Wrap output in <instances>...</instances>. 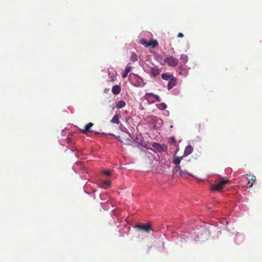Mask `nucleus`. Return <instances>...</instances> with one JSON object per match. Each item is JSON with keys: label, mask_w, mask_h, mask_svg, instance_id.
<instances>
[{"label": "nucleus", "mask_w": 262, "mask_h": 262, "mask_svg": "<svg viewBox=\"0 0 262 262\" xmlns=\"http://www.w3.org/2000/svg\"><path fill=\"white\" fill-rule=\"evenodd\" d=\"M180 74L181 75H186L187 74V72L183 69L182 67L179 68Z\"/></svg>", "instance_id": "nucleus-19"}, {"label": "nucleus", "mask_w": 262, "mask_h": 262, "mask_svg": "<svg viewBox=\"0 0 262 262\" xmlns=\"http://www.w3.org/2000/svg\"><path fill=\"white\" fill-rule=\"evenodd\" d=\"M177 78L174 77L170 79V80L169 81V82L167 84V89L168 90H170L174 86H175L177 84Z\"/></svg>", "instance_id": "nucleus-7"}, {"label": "nucleus", "mask_w": 262, "mask_h": 262, "mask_svg": "<svg viewBox=\"0 0 262 262\" xmlns=\"http://www.w3.org/2000/svg\"><path fill=\"white\" fill-rule=\"evenodd\" d=\"M228 183H229L228 180L221 178L219 181H215L214 184L211 185V189L212 190L220 191L224 188L225 185Z\"/></svg>", "instance_id": "nucleus-1"}, {"label": "nucleus", "mask_w": 262, "mask_h": 262, "mask_svg": "<svg viewBox=\"0 0 262 262\" xmlns=\"http://www.w3.org/2000/svg\"><path fill=\"white\" fill-rule=\"evenodd\" d=\"M187 56L185 55H182L181 57V60L184 64L187 61Z\"/></svg>", "instance_id": "nucleus-18"}, {"label": "nucleus", "mask_w": 262, "mask_h": 262, "mask_svg": "<svg viewBox=\"0 0 262 262\" xmlns=\"http://www.w3.org/2000/svg\"><path fill=\"white\" fill-rule=\"evenodd\" d=\"M164 61L167 63L168 66L171 67H176L179 63V60L173 56L166 57L164 59Z\"/></svg>", "instance_id": "nucleus-2"}, {"label": "nucleus", "mask_w": 262, "mask_h": 262, "mask_svg": "<svg viewBox=\"0 0 262 262\" xmlns=\"http://www.w3.org/2000/svg\"><path fill=\"white\" fill-rule=\"evenodd\" d=\"M136 228L139 230H142L146 232H149L150 230V227L149 225L148 224H145V225H141V224H137L136 226Z\"/></svg>", "instance_id": "nucleus-5"}, {"label": "nucleus", "mask_w": 262, "mask_h": 262, "mask_svg": "<svg viewBox=\"0 0 262 262\" xmlns=\"http://www.w3.org/2000/svg\"><path fill=\"white\" fill-rule=\"evenodd\" d=\"M256 180V177L254 175H252L251 177V180L253 182H255Z\"/></svg>", "instance_id": "nucleus-23"}, {"label": "nucleus", "mask_w": 262, "mask_h": 262, "mask_svg": "<svg viewBox=\"0 0 262 262\" xmlns=\"http://www.w3.org/2000/svg\"><path fill=\"white\" fill-rule=\"evenodd\" d=\"M192 151H193V148L191 145H188L186 146L185 147V150L184 151L183 157L187 156L188 155L191 154L192 152Z\"/></svg>", "instance_id": "nucleus-8"}, {"label": "nucleus", "mask_w": 262, "mask_h": 262, "mask_svg": "<svg viewBox=\"0 0 262 262\" xmlns=\"http://www.w3.org/2000/svg\"><path fill=\"white\" fill-rule=\"evenodd\" d=\"M111 122L116 124L120 123L119 117L117 115H115L111 120Z\"/></svg>", "instance_id": "nucleus-15"}, {"label": "nucleus", "mask_w": 262, "mask_h": 262, "mask_svg": "<svg viewBox=\"0 0 262 262\" xmlns=\"http://www.w3.org/2000/svg\"><path fill=\"white\" fill-rule=\"evenodd\" d=\"M140 42L146 47L151 46L153 48L158 45V41L156 40H151L150 41H147L145 38H142L140 40Z\"/></svg>", "instance_id": "nucleus-3"}, {"label": "nucleus", "mask_w": 262, "mask_h": 262, "mask_svg": "<svg viewBox=\"0 0 262 262\" xmlns=\"http://www.w3.org/2000/svg\"><path fill=\"white\" fill-rule=\"evenodd\" d=\"M246 176L247 179H248V174H246Z\"/></svg>", "instance_id": "nucleus-30"}, {"label": "nucleus", "mask_w": 262, "mask_h": 262, "mask_svg": "<svg viewBox=\"0 0 262 262\" xmlns=\"http://www.w3.org/2000/svg\"><path fill=\"white\" fill-rule=\"evenodd\" d=\"M104 184L106 185V186H109L111 185V182L110 181H104Z\"/></svg>", "instance_id": "nucleus-22"}, {"label": "nucleus", "mask_w": 262, "mask_h": 262, "mask_svg": "<svg viewBox=\"0 0 262 262\" xmlns=\"http://www.w3.org/2000/svg\"><path fill=\"white\" fill-rule=\"evenodd\" d=\"M145 96L146 97L147 99H148L149 96H151V97L155 98L158 102L161 101V99L159 96L155 95L154 94H152V93H146L145 94Z\"/></svg>", "instance_id": "nucleus-16"}, {"label": "nucleus", "mask_w": 262, "mask_h": 262, "mask_svg": "<svg viewBox=\"0 0 262 262\" xmlns=\"http://www.w3.org/2000/svg\"><path fill=\"white\" fill-rule=\"evenodd\" d=\"M102 173L104 174L107 175L108 176H111V171L110 170H103L102 171Z\"/></svg>", "instance_id": "nucleus-21"}, {"label": "nucleus", "mask_w": 262, "mask_h": 262, "mask_svg": "<svg viewBox=\"0 0 262 262\" xmlns=\"http://www.w3.org/2000/svg\"><path fill=\"white\" fill-rule=\"evenodd\" d=\"M121 90V87L119 85H116L113 86L112 91L113 94L118 95L120 93Z\"/></svg>", "instance_id": "nucleus-12"}, {"label": "nucleus", "mask_w": 262, "mask_h": 262, "mask_svg": "<svg viewBox=\"0 0 262 262\" xmlns=\"http://www.w3.org/2000/svg\"><path fill=\"white\" fill-rule=\"evenodd\" d=\"M153 148L155 149V151L162 152L163 151H166L167 149V146L164 144H161L158 143H153L152 144Z\"/></svg>", "instance_id": "nucleus-4"}, {"label": "nucleus", "mask_w": 262, "mask_h": 262, "mask_svg": "<svg viewBox=\"0 0 262 262\" xmlns=\"http://www.w3.org/2000/svg\"><path fill=\"white\" fill-rule=\"evenodd\" d=\"M174 76H173V74L168 73H163L161 75V77L163 80H168V81H169L170 80V79H171Z\"/></svg>", "instance_id": "nucleus-11"}, {"label": "nucleus", "mask_w": 262, "mask_h": 262, "mask_svg": "<svg viewBox=\"0 0 262 262\" xmlns=\"http://www.w3.org/2000/svg\"><path fill=\"white\" fill-rule=\"evenodd\" d=\"M126 102L124 100H119L116 102V106L117 108H121L125 107Z\"/></svg>", "instance_id": "nucleus-14"}, {"label": "nucleus", "mask_w": 262, "mask_h": 262, "mask_svg": "<svg viewBox=\"0 0 262 262\" xmlns=\"http://www.w3.org/2000/svg\"><path fill=\"white\" fill-rule=\"evenodd\" d=\"M247 185L248 186L249 188H251L253 186V184L251 183L250 182H248V183H247Z\"/></svg>", "instance_id": "nucleus-24"}, {"label": "nucleus", "mask_w": 262, "mask_h": 262, "mask_svg": "<svg viewBox=\"0 0 262 262\" xmlns=\"http://www.w3.org/2000/svg\"><path fill=\"white\" fill-rule=\"evenodd\" d=\"M169 139L171 142H173V143L176 142L175 138L173 137H171Z\"/></svg>", "instance_id": "nucleus-25"}, {"label": "nucleus", "mask_w": 262, "mask_h": 262, "mask_svg": "<svg viewBox=\"0 0 262 262\" xmlns=\"http://www.w3.org/2000/svg\"><path fill=\"white\" fill-rule=\"evenodd\" d=\"M94 124L93 123L90 122L87 124L83 129H81V131L82 133L86 134V133L90 130V128L93 126Z\"/></svg>", "instance_id": "nucleus-13"}, {"label": "nucleus", "mask_w": 262, "mask_h": 262, "mask_svg": "<svg viewBox=\"0 0 262 262\" xmlns=\"http://www.w3.org/2000/svg\"><path fill=\"white\" fill-rule=\"evenodd\" d=\"M130 60L133 62L137 61L138 60L137 55L135 53L133 52L130 55Z\"/></svg>", "instance_id": "nucleus-17"}, {"label": "nucleus", "mask_w": 262, "mask_h": 262, "mask_svg": "<svg viewBox=\"0 0 262 262\" xmlns=\"http://www.w3.org/2000/svg\"><path fill=\"white\" fill-rule=\"evenodd\" d=\"M166 107L167 106L165 103H162L161 104H160L159 108L161 110H164L166 108Z\"/></svg>", "instance_id": "nucleus-20"}, {"label": "nucleus", "mask_w": 262, "mask_h": 262, "mask_svg": "<svg viewBox=\"0 0 262 262\" xmlns=\"http://www.w3.org/2000/svg\"><path fill=\"white\" fill-rule=\"evenodd\" d=\"M131 69L132 67L130 66V64L129 63L125 67V71L122 74V77L123 78H126L127 77V74H128L129 72H130Z\"/></svg>", "instance_id": "nucleus-10"}, {"label": "nucleus", "mask_w": 262, "mask_h": 262, "mask_svg": "<svg viewBox=\"0 0 262 262\" xmlns=\"http://www.w3.org/2000/svg\"><path fill=\"white\" fill-rule=\"evenodd\" d=\"M150 73L152 76L156 77L160 74V70L157 67L150 68Z\"/></svg>", "instance_id": "nucleus-6"}, {"label": "nucleus", "mask_w": 262, "mask_h": 262, "mask_svg": "<svg viewBox=\"0 0 262 262\" xmlns=\"http://www.w3.org/2000/svg\"><path fill=\"white\" fill-rule=\"evenodd\" d=\"M184 157L182 156L181 157L174 156L173 159V162L174 164L177 166V168L179 170H180L181 166L179 165L180 164L181 161Z\"/></svg>", "instance_id": "nucleus-9"}, {"label": "nucleus", "mask_w": 262, "mask_h": 262, "mask_svg": "<svg viewBox=\"0 0 262 262\" xmlns=\"http://www.w3.org/2000/svg\"><path fill=\"white\" fill-rule=\"evenodd\" d=\"M142 145H143V146L145 147L147 149L152 150V148L150 147L147 146L146 144Z\"/></svg>", "instance_id": "nucleus-27"}, {"label": "nucleus", "mask_w": 262, "mask_h": 262, "mask_svg": "<svg viewBox=\"0 0 262 262\" xmlns=\"http://www.w3.org/2000/svg\"><path fill=\"white\" fill-rule=\"evenodd\" d=\"M115 137H116V138H117L118 140L120 141V136H117V137L115 136Z\"/></svg>", "instance_id": "nucleus-29"}, {"label": "nucleus", "mask_w": 262, "mask_h": 262, "mask_svg": "<svg viewBox=\"0 0 262 262\" xmlns=\"http://www.w3.org/2000/svg\"><path fill=\"white\" fill-rule=\"evenodd\" d=\"M110 78H111V80H111V81H114L115 80V77L114 76H111V77H110Z\"/></svg>", "instance_id": "nucleus-28"}, {"label": "nucleus", "mask_w": 262, "mask_h": 262, "mask_svg": "<svg viewBox=\"0 0 262 262\" xmlns=\"http://www.w3.org/2000/svg\"><path fill=\"white\" fill-rule=\"evenodd\" d=\"M177 36L178 37H183L184 36V35L182 33H179Z\"/></svg>", "instance_id": "nucleus-26"}]
</instances>
